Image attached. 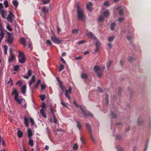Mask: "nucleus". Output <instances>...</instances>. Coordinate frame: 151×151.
Instances as JSON below:
<instances>
[{
    "label": "nucleus",
    "instance_id": "obj_1",
    "mask_svg": "<svg viewBox=\"0 0 151 151\" xmlns=\"http://www.w3.org/2000/svg\"><path fill=\"white\" fill-rule=\"evenodd\" d=\"M12 95L14 96V99L18 104H21L23 102L24 99L21 96H19V93L17 90L15 88H13Z\"/></svg>",
    "mask_w": 151,
    "mask_h": 151
},
{
    "label": "nucleus",
    "instance_id": "obj_2",
    "mask_svg": "<svg viewBox=\"0 0 151 151\" xmlns=\"http://www.w3.org/2000/svg\"><path fill=\"white\" fill-rule=\"evenodd\" d=\"M18 58L20 63H23L25 62L26 59L23 53L19 51Z\"/></svg>",
    "mask_w": 151,
    "mask_h": 151
},
{
    "label": "nucleus",
    "instance_id": "obj_3",
    "mask_svg": "<svg viewBox=\"0 0 151 151\" xmlns=\"http://www.w3.org/2000/svg\"><path fill=\"white\" fill-rule=\"evenodd\" d=\"M14 16L13 14L10 11H9V14L7 17V20L8 22H12L13 19L14 18Z\"/></svg>",
    "mask_w": 151,
    "mask_h": 151
},
{
    "label": "nucleus",
    "instance_id": "obj_4",
    "mask_svg": "<svg viewBox=\"0 0 151 151\" xmlns=\"http://www.w3.org/2000/svg\"><path fill=\"white\" fill-rule=\"evenodd\" d=\"M51 40L55 43L59 44L61 42V40L56 38L55 36H51Z\"/></svg>",
    "mask_w": 151,
    "mask_h": 151
},
{
    "label": "nucleus",
    "instance_id": "obj_5",
    "mask_svg": "<svg viewBox=\"0 0 151 151\" xmlns=\"http://www.w3.org/2000/svg\"><path fill=\"white\" fill-rule=\"evenodd\" d=\"M26 85H24L21 87V90L22 93L24 95H25L26 92Z\"/></svg>",
    "mask_w": 151,
    "mask_h": 151
},
{
    "label": "nucleus",
    "instance_id": "obj_6",
    "mask_svg": "<svg viewBox=\"0 0 151 151\" xmlns=\"http://www.w3.org/2000/svg\"><path fill=\"white\" fill-rule=\"evenodd\" d=\"M27 134L29 139L32 138V132L31 129L29 128H28V129Z\"/></svg>",
    "mask_w": 151,
    "mask_h": 151
},
{
    "label": "nucleus",
    "instance_id": "obj_7",
    "mask_svg": "<svg viewBox=\"0 0 151 151\" xmlns=\"http://www.w3.org/2000/svg\"><path fill=\"white\" fill-rule=\"evenodd\" d=\"M27 76H24V78L26 79H28L29 78V77L32 74V71L30 70H29L27 72Z\"/></svg>",
    "mask_w": 151,
    "mask_h": 151
},
{
    "label": "nucleus",
    "instance_id": "obj_8",
    "mask_svg": "<svg viewBox=\"0 0 151 151\" xmlns=\"http://www.w3.org/2000/svg\"><path fill=\"white\" fill-rule=\"evenodd\" d=\"M35 79L36 78L35 76H32V78L29 83V85L30 86H31L32 84L35 82Z\"/></svg>",
    "mask_w": 151,
    "mask_h": 151
},
{
    "label": "nucleus",
    "instance_id": "obj_9",
    "mask_svg": "<svg viewBox=\"0 0 151 151\" xmlns=\"http://www.w3.org/2000/svg\"><path fill=\"white\" fill-rule=\"evenodd\" d=\"M20 42V43L22 44L24 46H25L26 45V43L25 39L23 37L21 38Z\"/></svg>",
    "mask_w": 151,
    "mask_h": 151
},
{
    "label": "nucleus",
    "instance_id": "obj_10",
    "mask_svg": "<svg viewBox=\"0 0 151 151\" xmlns=\"http://www.w3.org/2000/svg\"><path fill=\"white\" fill-rule=\"evenodd\" d=\"M6 11L4 10H0V14H1L2 17L4 18H5V15H6Z\"/></svg>",
    "mask_w": 151,
    "mask_h": 151
},
{
    "label": "nucleus",
    "instance_id": "obj_11",
    "mask_svg": "<svg viewBox=\"0 0 151 151\" xmlns=\"http://www.w3.org/2000/svg\"><path fill=\"white\" fill-rule=\"evenodd\" d=\"M46 110L44 109H42L40 110V112L42 114V116L45 118L46 117V115L45 112Z\"/></svg>",
    "mask_w": 151,
    "mask_h": 151
},
{
    "label": "nucleus",
    "instance_id": "obj_12",
    "mask_svg": "<svg viewBox=\"0 0 151 151\" xmlns=\"http://www.w3.org/2000/svg\"><path fill=\"white\" fill-rule=\"evenodd\" d=\"M12 3L16 8L17 7L19 4V3L17 0H12Z\"/></svg>",
    "mask_w": 151,
    "mask_h": 151
},
{
    "label": "nucleus",
    "instance_id": "obj_13",
    "mask_svg": "<svg viewBox=\"0 0 151 151\" xmlns=\"http://www.w3.org/2000/svg\"><path fill=\"white\" fill-rule=\"evenodd\" d=\"M29 145L31 147H32L34 145L33 141L32 139V138L29 139L28 142Z\"/></svg>",
    "mask_w": 151,
    "mask_h": 151
},
{
    "label": "nucleus",
    "instance_id": "obj_14",
    "mask_svg": "<svg viewBox=\"0 0 151 151\" xmlns=\"http://www.w3.org/2000/svg\"><path fill=\"white\" fill-rule=\"evenodd\" d=\"M24 124H25L26 126L27 127H28L29 124H28V119L27 118H26V117H25L24 118Z\"/></svg>",
    "mask_w": 151,
    "mask_h": 151
},
{
    "label": "nucleus",
    "instance_id": "obj_15",
    "mask_svg": "<svg viewBox=\"0 0 151 151\" xmlns=\"http://www.w3.org/2000/svg\"><path fill=\"white\" fill-rule=\"evenodd\" d=\"M15 58V57L13 55L11 54L10 56L9 57V62H11L12 60H14Z\"/></svg>",
    "mask_w": 151,
    "mask_h": 151
},
{
    "label": "nucleus",
    "instance_id": "obj_16",
    "mask_svg": "<svg viewBox=\"0 0 151 151\" xmlns=\"http://www.w3.org/2000/svg\"><path fill=\"white\" fill-rule=\"evenodd\" d=\"M18 137H22L23 135L22 132L20 130H18L17 132Z\"/></svg>",
    "mask_w": 151,
    "mask_h": 151
},
{
    "label": "nucleus",
    "instance_id": "obj_17",
    "mask_svg": "<svg viewBox=\"0 0 151 151\" xmlns=\"http://www.w3.org/2000/svg\"><path fill=\"white\" fill-rule=\"evenodd\" d=\"M42 12L45 13H47L48 12V10L47 8L45 6H44L42 8Z\"/></svg>",
    "mask_w": 151,
    "mask_h": 151
},
{
    "label": "nucleus",
    "instance_id": "obj_18",
    "mask_svg": "<svg viewBox=\"0 0 151 151\" xmlns=\"http://www.w3.org/2000/svg\"><path fill=\"white\" fill-rule=\"evenodd\" d=\"M4 34L2 30H1L0 33V38L1 40H2L4 38Z\"/></svg>",
    "mask_w": 151,
    "mask_h": 151
},
{
    "label": "nucleus",
    "instance_id": "obj_19",
    "mask_svg": "<svg viewBox=\"0 0 151 151\" xmlns=\"http://www.w3.org/2000/svg\"><path fill=\"white\" fill-rule=\"evenodd\" d=\"M0 143H1L4 146L5 145V143L3 140V138L1 137L0 136Z\"/></svg>",
    "mask_w": 151,
    "mask_h": 151
},
{
    "label": "nucleus",
    "instance_id": "obj_20",
    "mask_svg": "<svg viewBox=\"0 0 151 151\" xmlns=\"http://www.w3.org/2000/svg\"><path fill=\"white\" fill-rule=\"evenodd\" d=\"M12 41H13V38L12 36L8 37L7 41L8 42H9V43H11V42H12Z\"/></svg>",
    "mask_w": 151,
    "mask_h": 151
},
{
    "label": "nucleus",
    "instance_id": "obj_21",
    "mask_svg": "<svg viewBox=\"0 0 151 151\" xmlns=\"http://www.w3.org/2000/svg\"><path fill=\"white\" fill-rule=\"evenodd\" d=\"M6 28L10 32H11L12 30V29L11 28L10 26L8 24L7 25Z\"/></svg>",
    "mask_w": 151,
    "mask_h": 151
},
{
    "label": "nucleus",
    "instance_id": "obj_22",
    "mask_svg": "<svg viewBox=\"0 0 151 151\" xmlns=\"http://www.w3.org/2000/svg\"><path fill=\"white\" fill-rule=\"evenodd\" d=\"M22 84V82L21 81H19L16 83V84L17 85H19L20 87H21V85Z\"/></svg>",
    "mask_w": 151,
    "mask_h": 151
},
{
    "label": "nucleus",
    "instance_id": "obj_23",
    "mask_svg": "<svg viewBox=\"0 0 151 151\" xmlns=\"http://www.w3.org/2000/svg\"><path fill=\"white\" fill-rule=\"evenodd\" d=\"M4 4L5 5V7L7 8L9 6L8 3L7 1H5L4 2Z\"/></svg>",
    "mask_w": 151,
    "mask_h": 151
},
{
    "label": "nucleus",
    "instance_id": "obj_24",
    "mask_svg": "<svg viewBox=\"0 0 151 151\" xmlns=\"http://www.w3.org/2000/svg\"><path fill=\"white\" fill-rule=\"evenodd\" d=\"M19 65H16L14 67V70L15 71H17L19 70Z\"/></svg>",
    "mask_w": 151,
    "mask_h": 151
},
{
    "label": "nucleus",
    "instance_id": "obj_25",
    "mask_svg": "<svg viewBox=\"0 0 151 151\" xmlns=\"http://www.w3.org/2000/svg\"><path fill=\"white\" fill-rule=\"evenodd\" d=\"M59 87L60 88L62 89V90H63V83L61 81H59Z\"/></svg>",
    "mask_w": 151,
    "mask_h": 151
},
{
    "label": "nucleus",
    "instance_id": "obj_26",
    "mask_svg": "<svg viewBox=\"0 0 151 151\" xmlns=\"http://www.w3.org/2000/svg\"><path fill=\"white\" fill-rule=\"evenodd\" d=\"M64 68V67L62 64H60V65L59 71H62Z\"/></svg>",
    "mask_w": 151,
    "mask_h": 151
},
{
    "label": "nucleus",
    "instance_id": "obj_27",
    "mask_svg": "<svg viewBox=\"0 0 151 151\" xmlns=\"http://www.w3.org/2000/svg\"><path fill=\"white\" fill-rule=\"evenodd\" d=\"M40 97L42 101H44L45 100V95H40Z\"/></svg>",
    "mask_w": 151,
    "mask_h": 151
},
{
    "label": "nucleus",
    "instance_id": "obj_28",
    "mask_svg": "<svg viewBox=\"0 0 151 151\" xmlns=\"http://www.w3.org/2000/svg\"><path fill=\"white\" fill-rule=\"evenodd\" d=\"M3 47H4V52L5 53V54H7V48L6 46L5 45H4L3 46Z\"/></svg>",
    "mask_w": 151,
    "mask_h": 151
},
{
    "label": "nucleus",
    "instance_id": "obj_29",
    "mask_svg": "<svg viewBox=\"0 0 151 151\" xmlns=\"http://www.w3.org/2000/svg\"><path fill=\"white\" fill-rule=\"evenodd\" d=\"M42 2L44 4H47L49 3L50 2V0H42Z\"/></svg>",
    "mask_w": 151,
    "mask_h": 151
},
{
    "label": "nucleus",
    "instance_id": "obj_30",
    "mask_svg": "<svg viewBox=\"0 0 151 151\" xmlns=\"http://www.w3.org/2000/svg\"><path fill=\"white\" fill-rule=\"evenodd\" d=\"M30 121L31 124V125H33L34 124V122L33 119L32 118H30L29 119Z\"/></svg>",
    "mask_w": 151,
    "mask_h": 151
},
{
    "label": "nucleus",
    "instance_id": "obj_31",
    "mask_svg": "<svg viewBox=\"0 0 151 151\" xmlns=\"http://www.w3.org/2000/svg\"><path fill=\"white\" fill-rule=\"evenodd\" d=\"M8 84H10L11 85V86H12L13 84V81L11 79V78H10V80H9V81L8 83Z\"/></svg>",
    "mask_w": 151,
    "mask_h": 151
},
{
    "label": "nucleus",
    "instance_id": "obj_32",
    "mask_svg": "<svg viewBox=\"0 0 151 151\" xmlns=\"http://www.w3.org/2000/svg\"><path fill=\"white\" fill-rule=\"evenodd\" d=\"M42 109H43L45 110H46V107L45 104V103H43L41 106Z\"/></svg>",
    "mask_w": 151,
    "mask_h": 151
},
{
    "label": "nucleus",
    "instance_id": "obj_33",
    "mask_svg": "<svg viewBox=\"0 0 151 151\" xmlns=\"http://www.w3.org/2000/svg\"><path fill=\"white\" fill-rule=\"evenodd\" d=\"M6 34L7 35V37H12V36H11V34L10 33H9V32H7V31H6Z\"/></svg>",
    "mask_w": 151,
    "mask_h": 151
},
{
    "label": "nucleus",
    "instance_id": "obj_34",
    "mask_svg": "<svg viewBox=\"0 0 151 151\" xmlns=\"http://www.w3.org/2000/svg\"><path fill=\"white\" fill-rule=\"evenodd\" d=\"M41 89L42 90H44L46 88L45 85L44 84H41Z\"/></svg>",
    "mask_w": 151,
    "mask_h": 151
},
{
    "label": "nucleus",
    "instance_id": "obj_35",
    "mask_svg": "<svg viewBox=\"0 0 151 151\" xmlns=\"http://www.w3.org/2000/svg\"><path fill=\"white\" fill-rule=\"evenodd\" d=\"M46 43L47 44L50 45H52V43L50 40H48L46 41Z\"/></svg>",
    "mask_w": 151,
    "mask_h": 151
},
{
    "label": "nucleus",
    "instance_id": "obj_36",
    "mask_svg": "<svg viewBox=\"0 0 151 151\" xmlns=\"http://www.w3.org/2000/svg\"><path fill=\"white\" fill-rule=\"evenodd\" d=\"M53 118L54 119V123L55 124L57 123V119H56V118H55V115H53Z\"/></svg>",
    "mask_w": 151,
    "mask_h": 151
},
{
    "label": "nucleus",
    "instance_id": "obj_37",
    "mask_svg": "<svg viewBox=\"0 0 151 151\" xmlns=\"http://www.w3.org/2000/svg\"><path fill=\"white\" fill-rule=\"evenodd\" d=\"M50 111L51 112L52 114L53 115H55L54 114V113L55 111V110L54 109H50Z\"/></svg>",
    "mask_w": 151,
    "mask_h": 151
},
{
    "label": "nucleus",
    "instance_id": "obj_38",
    "mask_svg": "<svg viewBox=\"0 0 151 151\" xmlns=\"http://www.w3.org/2000/svg\"><path fill=\"white\" fill-rule=\"evenodd\" d=\"M3 7V4L1 3H0V10H2V8Z\"/></svg>",
    "mask_w": 151,
    "mask_h": 151
},
{
    "label": "nucleus",
    "instance_id": "obj_39",
    "mask_svg": "<svg viewBox=\"0 0 151 151\" xmlns=\"http://www.w3.org/2000/svg\"><path fill=\"white\" fill-rule=\"evenodd\" d=\"M61 61L64 63H65V61L64 60V59L62 57H61Z\"/></svg>",
    "mask_w": 151,
    "mask_h": 151
},
{
    "label": "nucleus",
    "instance_id": "obj_40",
    "mask_svg": "<svg viewBox=\"0 0 151 151\" xmlns=\"http://www.w3.org/2000/svg\"><path fill=\"white\" fill-rule=\"evenodd\" d=\"M49 146H46L45 147V149L46 150H48L49 149Z\"/></svg>",
    "mask_w": 151,
    "mask_h": 151
},
{
    "label": "nucleus",
    "instance_id": "obj_41",
    "mask_svg": "<svg viewBox=\"0 0 151 151\" xmlns=\"http://www.w3.org/2000/svg\"><path fill=\"white\" fill-rule=\"evenodd\" d=\"M57 30L58 33H59L60 31V30L59 28V27H57Z\"/></svg>",
    "mask_w": 151,
    "mask_h": 151
},
{
    "label": "nucleus",
    "instance_id": "obj_42",
    "mask_svg": "<svg viewBox=\"0 0 151 151\" xmlns=\"http://www.w3.org/2000/svg\"><path fill=\"white\" fill-rule=\"evenodd\" d=\"M0 23H1V20H0ZM0 30L1 31L2 30V27L1 25V23H0Z\"/></svg>",
    "mask_w": 151,
    "mask_h": 151
},
{
    "label": "nucleus",
    "instance_id": "obj_43",
    "mask_svg": "<svg viewBox=\"0 0 151 151\" xmlns=\"http://www.w3.org/2000/svg\"><path fill=\"white\" fill-rule=\"evenodd\" d=\"M39 86V84L37 83L36 84V85H35V88H37Z\"/></svg>",
    "mask_w": 151,
    "mask_h": 151
},
{
    "label": "nucleus",
    "instance_id": "obj_44",
    "mask_svg": "<svg viewBox=\"0 0 151 151\" xmlns=\"http://www.w3.org/2000/svg\"><path fill=\"white\" fill-rule=\"evenodd\" d=\"M65 55H66L65 53V52H63L62 54V56H65Z\"/></svg>",
    "mask_w": 151,
    "mask_h": 151
},
{
    "label": "nucleus",
    "instance_id": "obj_45",
    "mask_svg": "<svg viewBox=\"0 0 151 151\" xmlns=\"http://www.w3.org/2000/svg\"><path fill=\"white\" fill-rule=\"evenodd\" d=\"M40 81H41L40 80H38L37 81V83L39 84L40 83Z\"/></svg>",
    "mask_w": 151,
    "mask_h": 151
},
{
    "label": "nucleus",
    "instance_id": "obj_46",
    "mask_svg": "<svg viewBox=\"0 0 151 151\" xmlns=\"http://www.w3.org/2000/svg\"><path fill=\"white\" fill-rule=\"evenodd\" d=\"M61 104H62L63 105V106H65V104L63 102H61Z\"/></svg>",
    "mask_w": 151,
    "mask_h": 151
},
{
    "label": "nucleus",
    "instance_id": "obj_47",
    "mask_svg": "<svg viewBox=\"0 0 151 151\" xmlns=\"http://www.w3.org/2000/svg\"><path fill=\"white\" fill-rule=\"evenodd\" d=\"M23 151H26V149H25L24 147H23Z\"/></svg>",
    "mask_w": 151,
    "mask_h": 151
},
{
    "label": "nucleus",
    "instance_id": "obj_48",
    "mask_svg": "<svg viewBox=\"0 0 151 151\" xmlns=\"http://www.w3.org/2000/svg\"><path fill=\"white\" fill-rule=\"evenodd\" d=\"M31 151H34V150L33 148H32L31 149Z\"/></svg>",
    "mask_w": 151,
    "mask_h": 151
},
{
    "label": "nucleus",
    "instance_id": "obj_49",
    "mask_svg": "<svg viewBox=\"0 0 151 151\" xmlns=\"http://www.w3.org/2000/svg\"><path fill=\"white\" fill-rule=\"evenodd\" d=\"M31 46V43H29V47H30Z\"/></svg>",
    "mask_w": 151,
    "mask_h": 151
},
{
    "label": "nucleus",
    "instance_id": "obj_50",
    "mask_svg": "<svg viewBox=\"0 0 151 151\" xmlns=\"http://www.w3.org/2000/svg\"><path fill=\"white\" fill-rule=\"evenodd\" d=\"M2 40H1V39L0 38V43L1 42Z\"/></svg>",
    "mask_w": 151,
    "mask_h": 151
},
{
    "label": "nucleus",
    "instance_id": "obj_51",
    "mask_svg": "<svg viewBox=\"0 0 151 151\" xmlns=\"http://www.w3.org/2000/svg\"><path fill=\"white\" fill-rule=\"evenodd\" d=\"M65 95L66 96V91H65Z\"/></svg>",
    "mask_w": 151,
    "mask_h": 151
},
{
    "label": "nucleus",
    "instance_id": "obj_52",
    "mask_svg": "<svg viewBox=\"0 0 151 151\" xmlns=\"http://www.w3.org/2000/svg\"><path fill=\"white\" fill-rule=\"evenodd\" d=\"M51 31H52V32L53 33V34H54V32H53V31L52 30H51Z\"/></svg>",
    "mask_w": 151,
    "mask_h": 151
},
{
    "label": "nucleus",
    "instance_id": "obj_53",
    "mask_svg": "<svg viewBox=\"0 0 151 151\" xmlns=\"http://www.w3.org/2000/svg\"><path fill=\"white\" fill-rule=\"evenodd\" d=\"M1 1V0H0V1Z\"/></svg>",
    "mask_w": 151,
    "mask_h": 151
}]
</instances>
